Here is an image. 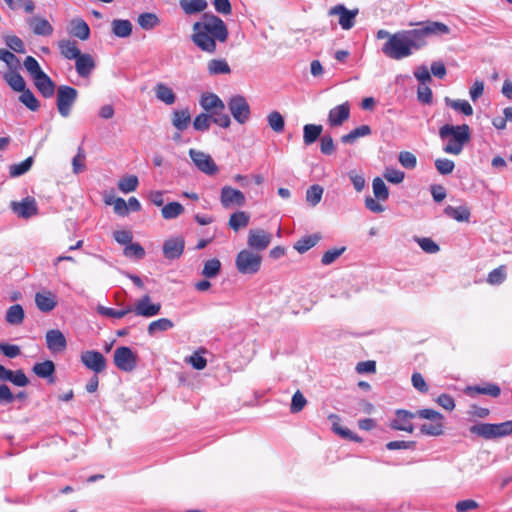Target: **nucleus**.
I'll return each instance as SVG.
<instances>
[{
  "label": "nucleus",
  "mask_w": 512,
  "mask_h": 512,
  "mask_svg": "<svg viewBox=\"0 0 512 512\" xmlns=\"http://www.w3.org/2000/svg\"><path fill=\"white\" fill-rule=\"evenodd\" d=\"M416 25L417 28L393 33L383 44L382 52L390 59L401 60L424 48L429 37L450 33V28L442 22L425 21Z\"/></svg>",
  "instance_id": "1"
},
{
  "label": "nucleus",
  "mask_w": 512,
  "mask_h": 512,
  "mask_svg": "<svg viewBox=\"0 0 512 512\" xmlns=\"http://www.w3.org/2000/svg\"><path fill=\"white\" fill-rule=\"evenodd\" d=\"M193 43L202 51L214 53L216 42H225L228 38V29L224 21L213 14L205 13L200 21L193 24Z\"/></svg>",
  "instance_id": "2"
},
{
  "label": "nucleus",
  "mask_w": 512,
  "mask_h": 512,
  "mask_svg": "<svg viewBox=\"0 0 512 512\" xmlns=\"http://www.w3.org/2000/svg\"><path fill=\"white\" fill-rule=\"evenodd\" d=\"M439 137L445 142L442 147L445 153L459 155L471 140L470 127L467 124H445L439 129Z\"/></svg>",
  "instance_id": "3"
},
{
  "label": "nucleus",
  "mask_w": 512,
  "mask_h": 512,
  "mask_svg": "<svg viewBox=\"0 0 512 512\" xmlns=\"http://www.w3.org/2000/svg\"><path fill=\"white\" fill-rule=\"evenodd\" d=\"M472 434L480 436L486 440L503 438L512 435V420L502 423H478L469 428Z\"/></svg>",
  "instance_id": "4"
},
{
  "label": "nucleus",
  "mask_w": 512,
  "mask_h": 512,
  "mask_svg": "<svg viewBox=\"0 0 512 512\" xmlns=\"http://www.w3.org/2000/svg\"><path fill=\"white\" fill-rule=\"evenodd\" d=\"M262 257L250 249L241 250L235 260V265L241 274H256L261 267Z\"/></svg>",
  "instance_id": "5"
},
{
  "label": "nucleus",
  "mask_w": 512,
  "mask_h": 512,
  "mask_svg": "<svg viewBox=\"0 0 512 512\" xmlns=\"http://www.w3.org/2000/svg\"><path fill=\"white\" fill-rule=\"evenodd\" d=\"M78 91L67 85H61L57 89V108L60 115L64 118H67L71 109L77 100Z\"/></svg>",
  "instance_id": "6"
},
{
  "label": "nucleus",
  "mask_w": 512,
  "mask_h": 512,
  "mask_svg": "<svg viewBox=\"0 0 512 512\" xmlns=\"http://www.w3.org/2000/svg\"><path fill=\"white\" fill-rule=\"evenodd\" d=\"M115 366L124 372H131L137 366V355L127 346L117 347L114 351Z\"/></svg>",
  "instance_id": "7"
},
{
  "label": "nucleus",
  "mask_w": 512,
  "mask_h": 512,
  "mask_svg": "<svg viewBox=\"0 0 512 512\" xmlns=\"http://www.w3.org/2000/svg\"><path fill=\"white\" fill-rule=\"evenodd\" d=\"M228 108L233 118L239 123L244 124L250 117V106L247 100L241 95L232 96L228 103Z\"/></svg>",
  "instance_id": "8"
},
{
  "label": "nucleus",
  "mask_w": 512,
  "mask_h": 512,
  "mask_svg": "<svg viewBox=\"0 0 512 512\" xmlns=\"http://www.w3.org/2000/svg\"><path fill=\"white\" fill-rule=\"evenodd\" d=\"M189 156L191 157L194 165L201 172L207 175H214L218 172V166L209 154L191 148L189 150Z\"/></svg>",
  "instance_id": "9"
},
{
  "label": "nucleus",
  "mask_w": 512,
  "mask_h": 512,
  "mask_svg": "<svg viewBox=\"0 0 512 512\" xmlns=\"http://www.w3.org/2000/svg\"><path fill=\"white\" fill-rule=\"evenodd\" d=\"M131 308L136 316L151 318L160 313L161 304L153 303L149 295H144L136 300Z\"/></svg>",
  "instance_id": "10"
},
{
  "label": "nucleus",
  "mask_w": 512,
  "mask_h": 512,
  "mask_svg": "<svg viewBox=\"0 0 512 512\" xmlns=\"http://www.w3.org/2000/svg\"><path fill=\"white\" fill-rule=\"evenodd\" d=\"M358 9L349 10L343 4H338L331 7L328 11V15L339 16V25L343 30H350L355 25V20L358 15Z\"/></svg>",
  "instance_id": "11"
},
{
  "label": "nucleus",
  "mask_w": 512,
  "mask_h": 512,
  "mask_svg": "<svg viewBox=\"0 0 512 512\" xmlns=\"http://www.w3.org/2000/svg\"><path fill=\"white\" fill-rule=\"evenodd\" d=\"M245 202V195L240 190L227 185L221 188L220 203L224 208H230L232 206L241 207Z\"/></svg>",
  "instance_id": "12"
},
{
  "label": "nucleus",
  "mask_w": 512,
  "mask_h": 512,
  "mask_svg": "<svg viewBox=\"0 0 512 512\" xmlns=\"http://www.w3.org/2000/svg\"><path fill=\"white\" fill-rule=\"evenodd\" d=\"M272 235L263 229H251L248 233L247 244L253 251H264L271 243Z\"/></svg>",
  "instance_id": "13"
},
{
  "label": "nucleus",
  "mask_w": 512,
  "mask_h": 512,
  "mask_svg": "<svg viewBox=\"0 0 512 512\" xmlns=\"http://www.w3.org/2000/svg\"><path fill=\"white\" fill-rule=\"evenodd\" d=\"M83 365L94 373H101L106 369V359L98 351L88 350L81 354Z\"/></svg>",
  "instance_id": "14"
},
{
  "label": "nucleus",
  "mask_w": 512,
  "mask_h": 512,
  "mask_svg": "<svg viewBox=\"0 0 512 512\" xmlns=\"http://www.w3.org/2000/svg\"><path fill=\"white\" fill-rule=\"evenodd\" d=\"M416 417V414L404 410L398 409L395 412V418L391 420L390 427L393 430L405 431L408 433H412L414 431V425L412 424V419Z\"/></svg>",
  "instance_id": "15"
},
{
  "label": "nucleus",
  "mask_w": 512,
  "mask_h": 512,
  "mask_svg": "<svg viewBox=\"0 0 512 512\" xmlns=\"http://www.w3.org/2000/svg\"><path fill=\"white\" fill-rule=\"evenodd\" d=\"M185 241L183 237L169 238L163 243V255L166 259L174 260L179 258L184 251Z\"/></svg>",
  "instance_id": "16"
},
{
  "label": "nucleus",
  "mask_w": 512,
  "mask_h": 512,
  "mask_svg": "<svg viewBox=\"0 0 512 512\" xmlns=\"http://www.w3.org/2000/svg\"><path fill=\"white\" fill-rule=\"evenodd\" d=\"M47 348L52 353H61L67 347V340L59 329H51L45 335Z\"/></svg>",
  "instance_id": "17"
},
{
  "label": "nucleus",
  "mask_w": 512,
  "mask_h": 512,
  "mask_svg": "<svg viewBox=\"0 0 512 512\" xmlns=\"http://www.w3.org/2000/svg\"><path fill=\"white\" fill-rule=\"evenodd\" d=\"M25 21L35 35L50 36L53 33V26L41 16H31L26 18Z\"/></svg>",
  "instance_id": "18"
},
{
  "label": "nucleus",
  "mask_w": 512,
  "mask_h": 512,
  "mask_svg": "<svg viewBox=\"0 0 512 512\" xmlns=\"http://www.w3.org/2000/svg\"><path fill=\"white\" fill-rule=\"evenodd\" d=\"M350 116L349 104L343 103L332 108L328 114V122L331 127H337L343 124Z\"/></svg>",
  "instance_id": "19"
},
{
  "label": "nucleus",
  "mask_w": 512,
  "mask_h": 512,
  "mask_svg": "<svg viewBox=\"0 0 512 512\" xmlns=\"http://www.w3.org/2000/svg\"><path fill=\"white\" fill-rule=\"evenodd\" d=\"M35 303L42 312H50L57 305V298L51 291L37 292L35 294Z\"/></svg>",
  "instance_id": "20"
},
{
  "label": "nucleus",
  "mask_w": 512,
  "mask_h": 512,
  "mask_svg": "<svg viewBox=\"0 0 512 512\" xmlns=\"http://www.w3.org/2000/svg\"><path fill=\"white\" fill-rule=\"evenodd\" d=\"M95 61L90 54H81L75 60V68L79 76L87 78L95 69Z\"/></svg>",
  "instance_id": "21"
},
{
  "label": "nucleus",
  "mask_w": 512,
  "mask_h": 512,
  "mask_svg": "<svg viewBox=\"0 0 512 512\" xmlns=\"http://www.w3.org/2000/svg\"><path fill=\"white\" fill-rule=\"evenodd\" d=\"M199 103H200V106L208 114H211L218 109L225 110L224 102L214 93L203 94L200 98Z\"/></svg>",
  "instance_id": "22"
},
{
  "label": "nucleus",
  "mask_w": 512,
  "mask_h": 512,
  "mask_svg": "<svg viewBox=\"0 0 512 512\" xmlns=\"http://www.w3.org/2000/svg\"><path fill=\"white\" fill-rule=\"evenodd\" d=\"M69 34L85 41L90 37V28L83 19L75 18L70 21Z\"/></svg>",
  "instance_id": "23"
},
{
  "label": "nucleus",
  "mask_w": 512,
  "mask_h": 512,
  "mask_svg": "<svg viewBox=\"0 0 512 512\" xmlns=\"http://www.w3.org/2000/svg\"><path fill=\"white\" fill-rule=\"evenodd\" d=\"M12 209L18 216L23 218H29L37 212L35 200L30 198H26L21 202H13Z\"/></svg>",
  "instance_id": "24"
},
{
  "label": "nucleus",
  "mask_w": 512,
  "mask_h": 512,
  "mask_svg": "<svg viewBox=\"0 0 512 512\" xmlns=\"http://www.w3.org/2000/svg\"><path fill=\"white\" fill-rule=\"evenodd\" d=\"M329 419L332 421V431L335 434L339 435L341 438L348 439L354 442L362 441V438L359 437L357 434L353 433L348 428L341 426L340 418L338 415L331 414L329 416Z\"/></svg>",
  "instance_id": "25"
},
{
  "label": "nucleus",
  "mask_w": 512,
  "mask_h": 512,
  "mask_svg": "<svg viewBox=\"0 0 512 512\" xmlns=\"http://www.w3.org/2000/svg\"><path fill=\"white\" fill-rule=\"evenodd\" d=\"M34 83L39 92L45 97L50 98L55 92V84L44 72L34 78Z\"/></svg>",
  "instance_id": "26"
},
{
  "label": "nucleus",
  "mask_w": 512,
  "mask_h": 512,
  "mask_svg": "<svg viewBox=\"0 0 512 512\" xmlns=\"http://www.w3.org/2000/svg\"><path fill=\"white\" fill-rule=\"evenodd\" d=\"M155 96L161 102L172 105L175 103L176 96L173 90L164 83H157L155 88Z\"/></svg>",
  "instance_id": "27"
},
{
  "label": "nucleus",
  "mask_w": 512,
  "mask_h": 512,
  "mask_svg": "<svg viewBox=\"0 0 512 512\" xmlns=\"http://www.w3.org/2000/svg\"><path fill=\"white\" fill-rule=\"evenodd\" d=\"M58 47L61 54L69 60H76L82 54L75 41L61 40L58 42Z\"/></svg>",
  "instance_id": "28"
},
{
  "label": "nucleus",
  "mask_w": 512,
  "mask_h": 512,
  "mask_svg": "<svg viewBox=\"0 0 512 512\" xmlns=\"http://www.w3.org/2000/svg\"><path fill=\"white\" fill-rule=\"evenodd\" d=\"M372 130L368 125H361L348 134L341 137V142L344 144H354L359 138L371 135Z\"/></svg>",
  "instance_id": "29"
},
{
  "label": "nucleus",
  "mask_w": 512,
  "mask_h": 512,
  "mask_svg": "<svg viewBox=\"0 0 512 512\" xmlns=\"http://www.w3.org/2000/svg\"><path fill=\"white\" fill-rule=\"evenodd\" d=\"M250 215L245 211H237L230 215L228 225L234 231H239L248 226Z\"/></svg>",
  "instance_id": "30"
},
{
  "label": "nucleus",
  "mask_w": 512,
  "mask_h": 512,
  "mask_svg": "<svg viewBox=\"0 0 512 512\" xmlns=\"http://www.w3.org/2000/svg\"><path fill=\"white\" fill-rule=\"evenodd\" d=\"M191 122V115L188 109L175 110L172 113V124L178 131L187 129Z\"/></svg>",
  "instance_id": "31"
},
{
  "label": "nucleus",
  "mask_w": 512,
  "mask_h": 512,
  "mask_svg": "<svg viewBox=\"0 0 512 512\" xmlns=\"http://www.w3.org/2000/svg\"><path fill=\"white\" fill-rule=\"evenodd\" d=\"M323 126L317 124H306L303 127V142L309 146L313 144L322 134Z\"/></svg>",
  "instance_id": "32"
},
{
  "label": "nucleus",
  "mask_w": 512,
  "mask_h": 512,
  "mask_svg": "<svg viewBox=\"0 0 512 512\" xmlns=\"http://www.w3.org/2000/svg\"><path fill=\"white\" fill-rule=\"evenodd\" d=\"M179 5L182 10L188 14L193 15L204 11L207 8L206 0H180Z\"/></svg>",
  "instance_id": "33"
},
{
  "label": "nucleus",
  "mask_w": 512,
  "mask_h": 512,
  "mask_svg": "<svg viewBox=\"0 0 512 512\" xmlns=\"http://www.w3.org/2000/svg\"><path fill=\"white\" fill-rule=\"evenodd\" d=\"M112 32L120 38L129 37L132 33V24L129 20L115 19L111 23Z\"/></svg>",
  "instance_id": "34"
},
{
  "label": "nucleus",
  "mask_w": 512,
  "mask_h": 512,
  "mask_svg": "<svg viewBox=\"0 0 512 512\" xmlns=\"http://www.w3.org/2000/svg\"><path fill=\"white\" fill-rule=\"evenodd\" d=\"M25 317L24 309L20 304L10 306L6 312L5 320L11 325H20Z\"/></svg>",
  "instance_id": "35"
},
{
  "label": "nucleus",
  "mask_w": 512,
  "mask_h": 512,
  "mask_svg": "<svg viewBox=\"0 0 512 512\" xmlns=\"http://www.w3.org/2000/svg\"><path fill=\"white\" fill-rule=\"evenodd\" d=\"M444 213L458 222H467L470 218V210L465 206L453 207L447 206Z\"/></svg>",
  "instance_id": "36"
},
{
  "label": "nucleus",
  "mask_w": 512,
  "mask_h": 512,
  "mask_svg": "<svg viewBox=\"0 0 512 512\" xmlns=\"http://www.w3.org/2000/svg\"><path fill=\"white\" fill-rule=\"evenodd\" d=\"M321 239L319 234H311L304 236L294 244V249L299 253H305L312 247H314Z\"/></svg>",
  "instance_id": "37"
},
{
  "label": "nucleus",
  "mask_w": 512,
  "mask_h": 512,
  "mask_svg": "<svg viewBox=\"0 0 512 512\" xmlns=\"http://www.w3.org/2000/svg\"><path fill=\"white\" fill-rule=\"evenodd\" d=\"M174 327V323L168 318H160L152 321L147 328V332L150 336H154L158 332H165Z\"/></svg>",
  "instance_id": "38"
},
{
  "label": "nucleus",
  "mask_w": 512,
  "mask_h": 512,
  "mask_svg": "<svg viewBox=\"0 0 512 512\" xmlns=\"http://www.w3.org/2000/svg\"><path fill=\"white\" fill-rule=\"evenodd\" d=\"M444 101L448 107L461 112L465 116H471L473 114V108L467 100H453L449 97H445Z\"/></svg>",
  "instance_id": "39"
},
{
  "label": "nucleus",
  "mask_w": 512,
  "mask_h": 512,
  "mask_svg": "<svg viewBox=\"0 0 512 512\" xmlns=\"http://www.w3.org/2000/svg\"><path fill=\"white\" fill-rule=\"evenodd\" d=\"M137 23L144 30H152L160 24V19L155 13H142L137 18Z\"/></svg>",
  "instance_id": "40"
},
{
  "label": "nucleus",
  "mask_w": 512,
  "mask_h": 512,
  "mask_svg": "<svg viewBox=\"0 0 512 512\" xmlns=\"http://www.w3.org/2000/svg\"><path fill=\"white\" fill-rule=\"evenodd\" d=\"M208 72L211 75L229 74L230 66L224 59H212L207 64Z\"/></svg>",
  "instance_id": "41"
},
{
  "label": "nucleus",
  "mask_w": 512,
  "mask_h": 512,
  "mask_svg": "<svg viewBox=\"0 0 512 512\" xmlns=\"http://www.w3.org/2000/svg\"><path fill=\"white\" fill-rule=\"evenodd\" d=\"M184 212V207L179 202H170L163 206L162 217L166 220L175 219Z\"/></svg>",
  "instance_id": "42"
},
{
  "label": "nucleus",
  "mask_w": 512,
  "mask_h": 512,
  "mask_svg": "<svg viewBox=\"0 0 512 512\" xmlns=\"http://www.w3.org/2000/svg\"><path fill=\"white\" fill-rule=\"evenodd\" d=\"M32 370L38 377L48 378L55 372V365L51 360H46L40 363H36Z\"/></svg>",
  "instance_id": "43"
},
{
  "label": "nucleus",
  "mask_w": 512,
  "mask_h": 512,
  "mask_svg": "<svg viewBox=\"0 0 512 512\" xmlns=\"http://www.w3.org/2000/svg\"><path fill=\"white\" fill-rule=\"evenodd\" d=\"M19 101L31 111H37L40 107L38 99L35 97L33 92L27 88L21 91Z\"/></svg>",
  "instance_id": "44"
},
{
  "label": "nucleus",
  "mask_w": 512,
  "mask_h": 512,
  "mask_svg": "<svg viewBox=\"0 0 512 512\" xmlns=\"http://www.w3.org/2000/svg\"><path fill=\"white\" fill-rule=\"evenodd\" d=\"M373 194L378 201H386L389 197V190L380 177H376L372 183Z\"/></svg>",
  "instance_id": "45"
},
{
  "label": "nucleus",
  "mask_w": 512,
  "mask_h": 512,
  "mask_svg": "<svg viewBox=\"0 0 512 512\" xmlns=\"http://www.w3.org/2000/svg\"><path fill=\"white\" fill-rule=\"evenodd\" d=\"M4 79L14 91L21 92L26 88L25 80L19 73H7Z\"/></svg>",
  "instance_id": "46"
},
{
  "label": "nucleus",
  "mask_w": 512,
  "mask_h": 512,
  "mask_svg": "<svg viewBox=\"0 0 512 512\" xmlns=\"http://www.w3.org/2000/svg\"><path fill=\"white\" fill-rule=\"evenodd\" d=\"M269 127L276 133H281L285 127L283 116L278 111H272L267 116Z\"/></svg>",
  "instance_id": "47"
},
{
  "label": "nucleus",
  "mask_w": 512,
  "mask_h": 512,
  "mask_svg": "<svg viewBox=\"0 0 512 512\" xmlns=\"http://www.w3.org/2000/svg\"><path fill=\"white\" fill-rule=\"evenodd\" d=\"M500 387L496 384H488L484 387L481 386H473L467 388V393H476V394H486L492 397H498L500 395Z\"/></svg>",
  "instance_id": "48"
},
{
  "label": "nucleus",
  "mask_w": 512,
  "mask_h": 512,
  "mask_svg": "<svg viewBox=\"0 0 512 512\" xmlns=\"http://www.w3.org/2000/svg\"><path fill=\"white\" fill-rule=\"evenodd\" d=\"M97 312L102 316L120 319L126 316L127 314L131 313L132 308L131 306H127L124 309L116 310L113 308H108L100 305L97 307Z\"/></svg>",
  "instance_id": "49"
},
{
  "label": "nucleus",
  "mask_w": 512,
  "mask_h": 512,
  "mask_svg": "<svg viewBox=\"0 0 512 512\" xmlns=\"http://www.w3.org/2000/svg\"><path fill=\"white\" fill-rule=\"evenodd\" d=\"M221 269V262L217 258L209 259L204 263L202 275L206 278L216 277Z\"/></svg>",
  "instance_id": "50"
},
{
  "label": "nucleus",
  "mask_w": 512,
  "mask_h": 512,
  "mask_svg": "<svg viewBox=\"0 0 512 512\" xmlns=\"http://www.w3.org/2000/svg\"><path fill=\"white\" fill-rule=\"evenodd\" d=\"M139 184L138 178L135 175H129L121 178L118 182V188L123 193H130L137 189Z\"/></svg>",
  "instance_id": "51"
},
{
  "label": "nucleus",
  "mask_w": 512,
  "mask_h": 512,
  "mask_svg": "<svg viewBox=\"0 0 512 512\" xmlns=\"http://www.w3.org/2000/svg\"><path fill=\"white\" fill-rule=\"evenodd\" d=\"M323 192L324 189L318 184L310 186L306 191V201L311 206H316L321 201Z\"/></svg>",
  "instance_id": "52"
},
{
  "label": "nucleus",
  "mask_w": 512,
  "mask_h": 512,
  "mask_svg": "<svg viewBox=\"0 0 512 512\" xmlns=\"http://www.w3.org/2000/svg\"><path fill=\"white\" fill-rule=\"evenodd\" d=\"M123 254L127 258L140 260L143 259L145 256V250L139 243H129L127 246H125L123 250Z\"/></svg>",
  "instance_id": "53"
},
{
  "label": "nucleus",
  "mask_w": 512,
  "mask_h": 512,
  "mask_svg": "<svg viewBox=\"0 0 512 512\" xmlns=\"http://www.w3.org/2000/svg\"><path fill=\"white\" fill-rule=\"evenodd\" d=\"M420 432L424 435L439 436L443 434V423L441 421H432V423H424L420 427Z\"/></svg>",
  "instance_id": "54"
},
{
  "label": "nucleus",
  "mask_w": 512,
  "mask_h": 512,
  "mask_svg": "<svg viewBox=\"0 0 512 512\" xmlns=\"http://www.w3.org/2000/svg\"><path fill=\"white\" fill-rule=\"evenodd\" d=\"M32 164H33L32 157H28L24 161H22L18 164L11 165L10 166V175L12 177H17V176L23 175L28 170H30Z\"/></svg>",
  "instance_id": "55"
},
{
  "label": "nucleus",
  "mask_w": 512,
  "mask_h": 512,
  "mask_svg": "<svg viewBox=\"0 0 512 512\" xmlns=\"http://www.w3.org/2000/svg\"><path fill=\"white\" fill-rule=\"evenodd\" d=\"M415 241L421 247L423 251L429 254H435L440 250L439 245L428 237H416Z\"/></svg>",
  "instance_id": "56"
},
{
  "label": "nucleus",
  "mask_w": 512,
  "mask_h": 512,
  "mask_svg": "<svg viewBox=\"0 0 512 512\" xmlns=\"http://www.w3.org/2000/svg\"><path fill=\"white\" fill-rule=\"evenodd\" d=\"M211 120L214 124L219 125L222 128H228L231 124L229 115L225 110H216L210 114Z\"/></svg>",
  "instance_id": "57"
},
{
  "label": "nucleus",
  "mask_w": 512,
  "mask_h": 512,
  "mask_svg": "<svg viewBox=\"0 0 512 512\" xmlns=\"http://www.w3.org/2000/svg\"><path fill=\"white\" fill-rule=\"evenodd\" d=\"M211 116L208 113H201L197 115L193 121V127L197 131H207L210 128Z\"/></svg>",
  "instance_id": "58"
},
{
  "label": "nucleus",
  "mask_w": 512,
  "mask_h": 512,
  "mask_svg": "<svg viewBox=\"0 0 512 512\" xmlns=\"http://www.w3.org/2000/svg\"><path fill=\"white\" fill-rule=\"evenodd\" d=\"M346 250V247L333 248L327 250L321 258V263L325 266L335 262Z\"/></svg>",
  "instance_id": "59"
},
{
  "label": "nucleus",
  "mask_w": 512,
  "mask_h": 512,
  "mask_svg": "<svg viewBox=\"0 0 512 512\" xmlns=\"http://www.w3.org/2000/svg\"><path fill=\"white\" fill-rule=\"evenodd\" d=\"M85 151L82 147H79L77 154L72 159V168L75 174H79L85 170Z\"/></svg>",
  "instance_id": "60"
},
{
  "label": "nucleus",
  "mask_w": 512,
  "mask_h": 512,
  "mask_svg": "<svg viewBox=\"0 0 512 512\" xmlns=\"http://www.w3.org/2000/svg\"><path fill=\"white\" fill-rule=\"evenodd\" d=\"M435 167L441 175H448L453 172L455 164L450 159L438 158L435 160Z\"/></svg>",
  "instance_id": "61"
},
{
  "label": "nucleus",
  "mask_w": 512,
  "mask_h": 512,
  "mask_svg": "<svg viewBox=\"0 0 512 512\" xmlns=\"http://www.w3.org/2000/svg\"><path fill=\"white\" fill-rule=\"evenodd\" d=\"M24 67L30 73V75L34 78L38 77L43 73L39 63L32 56H27L24 60Z\"/></svg>",
  "instance_id": "62"
},
{
  "label": "nucleus",
  "mask_w": 512,
  "mask_h": 512,
  "mask_svg": "<svg viewBox=\"0 0 512 512\" xmlns=\"http://www.w3.org/2000/svg\"><path fill=\"white\" fill-rule=\"evenodd\" d=\"M398 160L400 164L406 169H414L417 165L416 156L409 151H402L399 153Z\"/></svg>",
  "instance_id": "63"
},
{
  "label": "nucleus",
  "mask_w": 512,
  "mask_h": 512,
  "mask_svg": "<svg viewBox=\"0 0 512 512\" xmlns=\"http://www.w3.org/2000/svg\"><path fill=\"white\" fill-rule=\"evenodd\" d=\"M506 278V269L505 266H500L494 270H492L488 275V283L492 285L501 284Z\"/></svg>",
  "instance_id": "64"
}]
</instances>
